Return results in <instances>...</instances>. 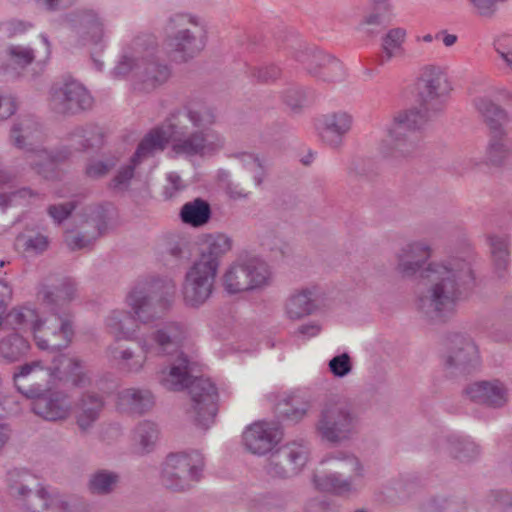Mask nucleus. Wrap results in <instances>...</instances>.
Returning a JSON list of instances; mask_svg holds the SVG:
<instances>
[{"instance_id": "nucleus-14", "label": "nucleus", "mask_w": 512, "mask_h": 512, "mask_svg": "<svg viewBox=\"0 0 512 512\" xmlns=\"http://www.w3.org/2000/svg\"><path fill=\"white\" fill-rule=\"evenodd\" d=\"M480 365L478 347L469 336L455 333L448 338L443 366L447 375L456 377L472 372Z\"/></svg>"}, {"instance_id": "nucleus-5", "label": "nucleus", "mask_w": 512, "mask_h": 512, "mask_svg": "<svg viewBox=\"0 0 512 512\" xmlns=\"http://www.w3.org/2000/svg\"><path fill=\"white\" fill-rule=\"evenodd\" d=\"M163 45L176 62L185 63L206 47L208 30L203 18L188 12L170 15L163 27Z\"/></svg>"}, {"instance_id": "nucleus-13", "label": "nucleus", "mask_w": 512, "mask_h": 512, "mask_svg": "<svg viewBox=\"0 0 512 512\" xmlns=\"http://www.w3.org/2000/svg\"><path fill=\"white\" fill-rule=\"evenodd\" d=\"M453 90L444 68L425 66L418 79V95L426 112L441 113Z\"/></svg>"}, {"instance_id": "nucleus-29", "label": "nucleus", "mask_w": 512, "mask_h": 512, "mask_svg": "<svg viewBox=\"0 0 512 512\" xmlns=\"http://www.w3.org/2000/svg\"><path fill=\"white\" fill-rule=\"evenodd\" d=\"M307 72L324 82H335L343 77L342 63L331 55L317 51L309 62Z\"/></svg>"}, {"instance_id": "nucleus-4", "label": "nucleus", "mask_w": 512, "mask_h": 512, "mask_svg": "<svg viewBox=\"0 0 512 512\" xmlns=\"http://www.w3.org/2000/svg\"><path fill=\"white\" fill-rule=\"evenodd\" d=\"M155 38L151 35L136 37L131 52L125 54L114 68L117 76L133 73L140 90L150 92L164 85L171 77L170 67L154 57Z\"/></svg>"}, {"instance_id": "nucleus-44", "label": "nucleus", "mask_w": 512, "mask_h": 512, "mask_svg": "<svg viewBox=\"0 0 512 512\" xmlns=\"http://www.w3.org/2000/svg\"><path fill=\"white\" fill-rule=\"evenodd\" d=\"M443 450L460 461H470L479 454L478 446L471 440L452 436L443 443Z\"/></svg>"}, {"instance_id": "nucleus-23", "label": "nucleus", "mask_w": 512, "mask_h": 512, "mask_svg": "<svg viewBox=\"0 0 512 512\" xmlns=\"http://www.w3.org/2000/svg\"><path fill=\"white\" fill-rule=\"evenodd\" d=\"M32 411L47 421H62L67 419L72 411L69 396L62 391H54L48 395L43 393L32 402Z\"/></svg>"}, {"instance_id": "nucleus-49", "label": "nucleus", "mask_w": 512, "mask_h": 512, "mask_svg": "<svg viewBox=\"0 0 512 512\" xmlns=\"http://www.w3.org/2000/svg\"><path fill=\"white\" fill-rule=\"evenodd\" d=\"M8 318L10 324L13 325L15 329L25 330L29 328L34 335L35 326L41 322L36 310L26 306L13 308L9 312Z\"/></svg>"}, {"instance_id": "nucleus-24", "label": "nucleus", "mask_w": 512, "mask_h": 512, "mask_svg": "<svg viewBox=\"0 0 512 512\" xmlns=\"http://www.w3.org/2000/svg\"><path fill=\"white\" fill-rule=\"evenodd\" d=\"M464 394L473 402L499 408L508 401L505 385L499 380L479 381L467 385Z\"/></svg>"}, {"instance_id": "nucleus-61", "label": "nucleus", "mask_w": 512, "mask_h": 512, "mask_svg": "<svg viewBox=\"0 0 512 512\" xmlns=\"http://www.w3.org/2000/svg\"><path fill=\"white\" fill-rule=\"evenodd\" d=\"M492 506L512 512V495L506 491H492L488 498Z\"/></svg>"}, {"instance_id": "nucleus-62", "label": "nucleus", "mask_w": 512, "mask_h": 512, "mask_svg": "<svg viewBox=\"0 0 512 512\" xmlns=\"http://www.w3.org/2000/svg\"><path fill=\"white\" fill-rule=\"evenodd\" d=\"M138 162H132L127 164L118 171L117 175L112 179V186L114 188H121L129 183L134 175L135 165Z\"/></svg>"}, {"instance_id": "nucleus-38", "label": "nucleus", "mask_w": 512, "mask_h": 512, "mask_svg": "<svg viewBox=\"0 0 512 512\" xmlns=\"http://www.w3.org/2000/svg\"><path fill=\"white\" fill-rule=\"evenodd\" d=\"M325 461L335 470L334 472L347 475V477L352 476L354 482L364 477L363 465L351 453L339 451L329 456Z\"/></svg>"}, {"instance_id": "nucleus-20", "label": "nucleus", "mask_w": 512, "mask_h": 512, "mask_svg": "<svg viewBox=\"0 0 512 512\" xmlns=\"http://www.w3.org/2000/svg\"><path fill=\"white\" fill-rule=\"evenodd\" d=\"M353 115L344 110H338L324 115L318 123L317 130L320 139L327 146L338 149L343 145L344 138L353 128Z\"/></svg>"}, {"instance_id": "nucleus-35", "label": "nucleus", "mask_w": 512, "mask_h": 512, "mask_svg": "<svg viewBox=\"0 0 512 512\" xmlns=\"http://www.w3.org/2000/svg\"><path fill=\"white\" fill-rule=\"evenodd\" d=\"M510 155V147L502 129L492 130L485 150V163L488 166L502 167Z\"/></svg>"}, {"instance_id": "nucleus-41", "label": "nucleus", "mask_w": 512, "mask_h": 512, "mask_svg": "<svg viewBox=\"0 0 512 512\" xmlns=\"http://www.w3.org/2000/svg\"><path fill=\"white\" fill-rule=\"evenodd\" d=\"M38 133L39 126L37 122L31 117H24L13 124L10 139L14 146L25 149L33 145Z\"/></svg>"}, {"instance_id": "nucleus-31", "label": "nucleus", "mask_w": 512, "mask_h": 512, "mask_svg": "<svg viewBox=\"0 0 512 512\" xmlns=\"http://www.w3.org/2000/svg\"><path fill=\"white\" fill-rule=\"evenodd\" d=\"M191 379L190 362L186 356L181 354L169 370L161 372L160 383L167 390L181 391L188 387Z\"/></svg>"}, {"instance_id": "nucleus-48", "label": "nucleus", "mask_w": 512, "mask_h": 512, "mask_svg": "<svg viewBox=\"0 0 512 512\" xmlns=\"http://www.w3.org/2000/svg\"><path fill=\"white\" fill-rule=\"evenodd\" d=\"M232 248V240L225 234L210 235L205 241V247L200 259L215 261L219 265V258Z\"/></svg>"}, {"instance_id": "nucleus-60", "label": "nucleus", "mask_w": 512, "mask_h": 512, "mask_svg": "<svg viewBox=\"0 0 512 512\" xmlns=\"http://www.w3.org/2000/svg\"><path fill=\"white\" fill-rule=\"evenodd\" d=\"M39 195L34 193L29 188H21L12 192L10 195L0 194V207H6L13 203L18 202L20 199L38 198Z\"/></svg>"}, {"instance_id": "nucleus-55", "label": "nucleus", "mask_w": 512, "mask_h": 512, "mask_svg": "<svg viewBox=\"0 0 512 512\" xmlns=\"http://www.w3.org/2000/svg\"><path fill=\"white\" fill-rule=\"evenodd\" d=\"M328 367L330 372L337 378H343L351 373L353 369V364L351 361V357L348 353H342L333 357L329 363Z\"/></svg>"}, {"instance_id": "nucleus-2", "label": "nucleus", "mask_w": 512, "mask_h": 512, "mask_svg": "<svg viewBox=\"0 0 512 512\" xmlns=\"http://www.w3.org/2000/svg\"><path fill=\"white\" fill-rule=\"evenodd\" d=\"M216 121L211 105L201 98H191L141 140L132 162L139 163L162 152L169 142L175 156L192 158L213 153L224 146V138L212 128Z\"/></svg>"}, {"instance_id": "nucleus-28", "label": "nucleus", "mask_w": 512, "mask_h": 512, "mask_svg": "<svg viewBox=\"0 0 512 512\" xmlns=\"http://www.w3.org/2000/svg\"><path fill=\"white\" fill-rule=\"evenodd\" d=\"M75 32L82 38L98 43L104 34V24L98 13L92 9H80L69 18Z\"/></svg>"}, {"instance_id": "nucleus-52", "label": "nucleus", "mask_w": 512, "mask_h": 512, "mask_svg": "<svg viewBox=\"0 0 512 512\" xmlns=\"http://www.w3.org/2000/svg\"><path fill=\"white\" fill-rule=\"evenodd\" d=\"M493 46L502 67L512 75V36L503 35L498 37L495 39Z\"/></svg>"}, {"instance_id": "nucleus-21", "label": "nucleus", "mask_w": 512, "mask_h": 512, "mask_svg": "<svg viewBox=\"0 0 512 512\" xmlns=\"http://www.w3.org/2000/svg\"><path fill=\"white\" fill-rule=\"evenodd\" d=\"M420 149V138L416 133L389 135L380 144L379 151L383 158L392 163H402L415 157Z\"/></svg>"}, {"instance_id": "nucleus-16", "label": "nucleus", "mask_w": 512, "mask_h": 512, "mask_svg": "<svg viewBox=\"0 0 512 512\" xmlns=\"http://www.w3.org/2000/svg\"><path fill=\"white\" fill-rule=\"evenodd\" d=\"M60 367L54 362L53 367H46L41 360H35L18 366L13 373L14 385L19 393L35 399L58 377Z\"/></svg>"}, {"instance_id": "nucleus-43", "label": "nucleus", "mask_w": 512, "mask_h": 512, "mask_svg": "<svg viewBox=\"0 0 512 512\" xmlns=\"http://www.w3.org/2000/svg\"><path fill=\"white\" fill-rule=\"evenodd\" d=\"M121 402L135 413H145L154 405V397L149 390L138 388H127L119 393Z\"/></svg>"}, {"instance_id": "nucleus-37", "label": "nucleus", "mask_w": 512, "mask_h": 512, "mask_svg": "<svg viewBox=\"0 0 512 512\" xmlns=\"http://www.w3.org/2000/svg\"><path fill=\"white\" fill-rule=\"evenodd\" d=\"M488 241L494 268L502 277L510 263L511 238L506 234H495L489 236Z\"/></svg>"}, {"instance_id": "nucleus-3", "label": "nucleus", "mask_w": 512, "mask_h": 512, "mask_svg": "<svg viewBox=\"0 0 512 512\" xmlns=\"http://www.w3.org/2000/svg\"><path fill=\"white\" fill-rule=\"evenodd\" d=\"M131 316L123 311H113L106 319L110 332L118 339L135 340L145 354H171L178 351L188 336L187 326L170 320L157 325L149 335L137 337L135 329L127 325Z\"/></svg>"}, {"instance_id": "nucleus-56", "label": "nucleus", "mask_w": 512, "mask_h": 512, "mask_svg": "<svg viewBox=\"0 0 512 512\" xmlns=\"http://www.w3.org/2000/svg\"><path fill=\"white\" fill-rule=\"evenodd\" d=\"M76 206L74 201L49 205L47 214L52 218L54 223L60 225L70 217L72 212L76 209Z\"/></svg>"}, {"instance_id": "nucleus-33", "label": "nucleus", "mask_w": 512, "mask_h": 512, "mask_svg": "<svg viewBox=\"0 0 512 512\" xmlns=\"http://www.w3.org/2000/svg\"><path fill=\"white\" fill-rule=\"evenodd\" d=\"M109 357L114 365L123 373L137 374L142 371L148 354H137L131 348L111 346L108 349Z\"/></svg>"}, {"instance_id": "nucleus-27", "label": "nucleus", "mask_w": 512, "mask_h": 512, "mask_svg": "<svg viewBox=\"0 0 512 512\" xmlns=\"http://www.w3.org/2000/svg\"><path fill=\"white\" fill-rule=\"evenodd\" d=\"M104 399L95 392H85L75 404V419L79 430L88 433L99 420L104 409Z\"/></svg>"}, {"instance_id": "nucleus-51", "label": "nucleus", "mask_w": 512, "mask_h": 512, "mask_svg": "<svg viewBox=\"0 0 512 512\" xmlns=\"http://www.w3.org/2000/svg\"><path fill=\"white\" fill-rule=\"evenodd\" d=\"M54 362L59 365L67 364L69 370L67 373L72 377V382L75 386L85 387L89 384L88 376L82 372V362L77 358H69L64 354H59Z\"/></svg>"}, {"instance_id": "nucleus-32", "label": "nucleus", "mask_w": 512, "mask_h": 512, "mask_svg": "<svg viewBox=\"0 0 512 512\" xmlns=\"http://www.w3.org/2000/svg\"><path fill=\"white\" fill-rule=\"evenodd\" d=\"M427 120L426 113L415 108L399 111L393 117V121L387 129V134L404 135L416 133V131L424 127Z\"/></svg>"}, {"instance_id": "nucleus-34", "label": "nucleus", "mask_w": 512, "mask_h": 512, "mask_svg": "<svg viewBox=\"0 0 512 512\" xmlns=\"http://www.w3.org/2000/svg\"><path fill=\"white\" fill-rule=\"evenodd\" d=\"M104 143V133L95 124L75 128L70 134V145L77 151L99 148Z\"/></svg>"}, {"instance_id": "nucleus-6", "label": "nucleus", "mask_w": 512, "mask_h": 512, "mask_svg": "<svg viewBox=\"0 0 512 512\" xmlns=\"http://www.w3.org/2000/svg\"><path fill=\"white\" fill-rule=\"evenodd\" d=\"M7 481L9 494L26 512H43L47 508L60 512L87 511V506L78 497L50 496L28 472L10 471Z\"/></svg>"}, {"instance_id": "nucleus-42", "label": "nucleus", "mask_w": 512, "mask_h": 512, "mask_svg": "<svg viewBox=\"0 0 512 512\" xmlns=\"http://www.w3.org/2000/svg\"><path fill=\"white\" fill-rule=\"evenodd\" d=\"M474 107L489 127L490 131L502 129V121L506 118L505 111L490 98L480 96L474 99Z\"/></svg>"}, {"instance_id": "nucleus-53", "label": "nucleus", "mask_w": 512, "mask_h": 512, "mask_svg": "<svg viewBox=\"0 0 512 512\" xmlns=\"http://www.w3.org/2000/svg\"><path fill=\"white\" fill-rule=\"evenodd\" d=\"M118 162L114 156H107L102 159H91L86 164L85 174L93 179L104 177L113 169Z\"/></svg>"}, {"instance_id": "nucleus-47", "label": "nucleus", "mask_w": 512, "mask_h": 512, "mask_svg": "<svg viewBox=\"0 0 512 512\" xmlns=\"http://www.w3.org/2000/svg\"><path fill=\"white\" fill-rule=\"evenodd\" d=\"M406 38V30L400 27L390 29L382 38L383 55L381 64L390 61L393 57L403 52V43Z\"/></svg>"}, {"instance_id": "nucleus-1", "label": "nucleus", "mask_w": 512, "mask_h": 512, "mask_svg": "<svg viewBox=\"0 0 512 512\" xmlns=\"http://www.w3.org/2000/svg\"><path fill=\"white\" fill-rule=\"evenodd\" d=\"M431 254L425 241L407 243L395 255V270L402 278L419 276L418 311L431 320H444L454 312L472 271L468 262L458 258L427 264Z\"/></svg>"}, {"instance_id": "nucleus-9", "label": "nucleus", "mask_w": 512, "mask_h": 512, "mask_svg": "<svg viewBox=\"0 0 512 512\" xmlns=\"http://www.w3.org/2000/svg\"><path fill=\"white\" fill-rule=\"evenodd\" d=\"M272 271L266 261L257 256L240 257L224 271L221 281L230 294L262 290L272 283Z\"/></svg>"}, {"instance_id": "nucleus-26", "label": "nucleus", "mask_w": 512, "mask_h": 512, "mask_svg": "<svg viewBox=\"0 0 512 512\" xmlns=\"http://www.w3.org/2000/svg\"><path fill=\"white\" fill-rule=\"evenodd\" d=\"M319 309V289L316 286L293 291L285 302V313L290 320H300Z\"/></svg>"}, {"instance_id": "nucleus-39", "label": "nucleus", "mask_w": 512, "mask_h": 512, "mask_svg": "<svg viewBox=\"0 0 512 512\" xmlns=\"http://www.w3.org/2000/svg\"><path fill=\"white\" fill-rule=\"evenodd\" d=\"M180 218L185 224L192 227H201L210 220L211 207L207 201L196 198L182 206Z\"/></svg>"}, {"instance_id": "nucleus-36", "label": "nucleus", "mask_w": 512, "mask_h": 512, "mask_svg": "<svg viewBox=\"0 0 512 512\" xmlns=\"http://www.w3.org/2000/svg\"><path fill=\"white\" fill-rule=\"evenodd\" d=\"M30 343L19 333H11L0 339V360L11 364L20 361L30 351Z\"/></svg>"}, {"instance_id": "nucleus-40", "label": "nucleus", "mask_w": 512, "mask_h": 512, "mask_svg": "<svg viewBox=\"0 0 512 512\" xmlns=\"http://www.w3.org/2000/svg\"><path fill=\"white\" fill-rule=\"evenodd\" d=\"M342 476L343 475L339 472H333L326 475H315L313 481L318 490L333 492L338 495L347 494L356 490L353 477L348 476L343 478Z\"/></svg>"}, {"instance_id": "nucleus-64", "label": "nucleus", "mask_w": 512, "mask_h": 512, "mask_svg": "<svg viewBox=\"0 0 512 512\" xmlns=\"http://www.w3.org/2000/svg\"><path fill=\"white\" fill-rule=\"evenodd\" d=\"M183 188V181L178 174L169 173L167 175V185L164 187L165 198L170 199L174 197Z\"/></svg>"}, {"instance_id": "nucleus-46", "label": "nucleus", "mask_w": 512, "mask_h": 512, "mask_svg": "<svg viewBox=\"0 0 512 512\" xmlns=\"http://www.w3.org/2000/svg\"><path fill=\"white\" fill-rule=\"evenodd\" d=\"M119 475L116 472L100 469L93 472L88 480V489L95 495H107L112 493L119 483Z\"/></svg>"}, {"instance_id": "nucleus-7", "label": "nucleus", "mask_w": 512, "mask_h": 512, "mask_svg": "<svg viewBox=\"0 0 512 512\" xmlns=\"http://www.w3.org/2000/svg\"><path fill=\"white\" fill-rule=\"evenodd\" d=\"M174 293L175 283L171 279L148 277L139 280L126 296V303L133 312V316L129 313L130 321L136 318L148 324L160 319L170 310Z\"/></svg>"}, {"instance_id": "nucleus-25", "label": "nucleus", "mask_w": 512, "mask_h": 512, "mask_svg": "<svg viewBox=\"0 0 512 512\" xmlns=\"http://www.w3.org/2000/svg\"><path fill=\"white\" fill-rule=\"evenodd\" d=\"M39 295L51 313L69 314L67 307L77 296V285L71 278H64L55 286H44Z\"/></svg>"}, {"instance_id": "nucleus-19", "label": "nucleus", "mask_w": 512, "mask_h": 512, "mask_svg": "<svg viewBox=\"0 0 512 512\" xmlns=\"http://www.w3.org/2000/svg\"><path fill=\"white\" fill-rule=\"evenodd\" d=\"M93 97L88 90L77 81L64 83L54 90L50 105L59 114L73 115L88 110L93 106Z\"/></svg>"}, {"instance_id": "nucleus-12", "label": "nucleus", "mask_w": 512, "mask_h": 512, "mask_svg": "<svg viewBox=\"0 0 512 512\" xmlns=\"http://www.w3.org/2000/svg\"><path fill=\"white\" fill-rule=\"evenodd\" d=\"M80 228L77 233L67 232L65 244L71 251L92 246L108 231V209L103 204H89L80 214Z\"/></svg>"}, {"instance_id": "nucleus-18", "label": "nucleus", "mask_w": 512, "mask_h": 512, "mask_svg": "<svg viewBox=\"0 0 512 512\" xmlns=\"http://www.w3.org/2000/svg\"><path fill=\"white\" fill-rule=\"evenodd\" d=\"M309 450L303 440L292 441L274 451L267 467L273 477L288 478L297 475L308 460Z\"/></svg>"}, {"instance_id": "nucleus-30", "label": "nucleus", "mask_w": 512, "mask_h": 512, "mask_svg": "<svg viewBox=\"0 0 512 512\" xmlns=\"http://www.w3.org/2000/svg\"><path fill=\"white\" fill-rule=\"evenodd\" d=\"M235 157L238 160L237 175L240 181L248 188L260 186L266 176L260 159L248 152L239 153Z\"/></svg>"}, {"instance_id": "nucleus-57", "label": "nucleus", "mask_w": 512, "mask_h": 512, "mask_svg": "<svg viewBox=\"0 0 512 512\" xmlns=\"http://www.w3.org/2000/svg\"><path fill=\"white\" fill-rule=\"evenodd\" d=\"M8 55L12 62L20 66H26L34 60L33 51L24 46L16 45L8 48Z\"/></svg>"}, {"instance_id": "nucleus-11", "label": "nucleus", "mask_w": 512, "mask_h": 512, "mask_svg": "<svg viewBox=\"0 0 512 512\" xmlns=\"http://www.w3.org/2000/svg\"><path fill=\"white\" fill-rule=\"evenodd\" d=\"M218 264L199 259L185 273L181 286L182 300L189 308L203 306L212 296Z\"/></svg>"}, {"instance_id": "nucleus-54", "label": "nucleus", "mask_w": 512, "mask_h": 512, "mask_svg": "<svg viewBox=\"0 0 512 512\" xmlns=\"http://www.w3.org/2000/svg\"><path fill=\"white\" fill-rule=\"evenodd\" d=\"M434 512H464L466 503L460 498L437 497L431 503Z\"/></svg>"}, {"instance_id": "nucleus-10", "label": "nucleus", "mask_w": 512, "mask_h": 512, "mask_svg": "<svg viewBox=\"0 0 512 512\" xmlns=\"http://www.w3.org/2000/svg\"><path fill=\"white\" fill-rule=\"evenodd\" d=\"M204 466L199 451L169 454L162 468V484L174 492L187 491L200 481Z\"/></svg>"}, {"instance_id": "nucleus-22", "label": "nucleus", "mask_w": 512, "mask_h": 512, "mask_svg": "<svg viewBox=\"0 0 512 512\" xmlns=\"http://www.w3.org/2000/svg\"><path fill=\"white\" fill-rule=\"evenodd\" d=\"M242 437L244 446L249 452L264 455L279 442L280 433L272 424L259 421L247 427Z\"/></svg>"}, {"instance_id": "nucleus-17", "label": "nucleus", "mask_w": 512, "mask_h": 512, "mask_svg": "<svg viewBox=\"0 0 512 512\" xmlns=\"http://www.w3.org/2000/svg\"><path fill=\"white\" fill-rule=\"evenodd\" d=\"M74 330L70 314L51 313L35 326V342L41 350H60L72 341Z\"/></svg>"}, {"instance_id": "nucleus-63", "label": "nucleus", "mask_w": 512, "mask_h": 512, "mask_svg": "<svg viewBox=\"0 0 512 512\" xmlns=\"http://www.w3.org/2000/svg\"><path fill=\"white\" fill-rule=\"evenodd\" d=\"M280 75V68L274 64L260 67L254 72V77H256L261 82L274 81L279 78Z\"/></svg>"}, {"instance_id": "nucleus-15", "label": "nucleus", "mask_w": 512, "mask_h": 512, "mask_svg": "<svg viewBox=\"0 0 512 512\" xmlns=\"http://www.w3.org/2000/svg\"><path fill=\"white\" fill-rule=\"evenodd\" d=\"M187 389L191 397L188 413L198 426L207 429L218 411L217 388L210 379L195 377L191 379Z\"/></svg>"}, {"instance_id": "nucleus-59", "label": "nucleus", "mask_w": 512, "mask_h": 512, "mask_svg": "<svg viewBox=\"0 0 512 512\" xmlns=\"http://www.w3.org/2000/svg\"><path fill=\"white\" fill-rule=\"evenodd\" d=\"M283 99L287 106L297 111L305 104V93L299 88L290 87L284 92Z\"/></svg>"}, {"instance_id": "nucleus-8", "label": "nucleus", "mask_w": 512, "mask_h": 512, "mask_svg": "<svg viewBox=\"0 0 512 512\" xmlns=\"http://www.w3.org/2000/svg\"><path fill=\"white\" fill-rule=\"evenodd\" d=\"M359 414L341 397L327 399L321 407L315 431L322 442L339 445L358 433Z\"/></svg>"}, {"instance_id": "nucleus-50", "label": "nucleus", "mask_w": 512, "mask_h": 512, "mask_svg": "<svg viewBox=\"0 0 512 512\" xmlns=\"http://www.w3.org/2000/svg\"><path fill=\"white\" fill-rule=\"evenodd\" d=\"M281 413L291 421L301 420L311 407L308 399L300 396H291L280 404Z\"/></svg>"}, {"instance_id": "nucleus-58", "label": "nucleus", "mask_w": 512, "mask_h": 512, "mask_svg": "<svg viewBox=\"0 0 512 512\" xmlns=\"http://www.w3.org/2000/svg\"><path fill=\"white\" fill-rule=\"evenodd\" d=\"M49 246V239L47 236L37 233L33 236L28 237L24 243V249L26 252L33 254H41L47 250Z\"/></svg>"}, {"instance_id": "nucleus-45", "label": "nucleus", "mask_w": 512, "mask_h": 512, "mask_svg": "<svg viewBox=\"0 0 512 512\" xmlns=\"http://www.w3.org/2000/svg\"><path fill=\"white\" fill-rule=\"evenodd\" d=\"M158 428L155 423L143 421L139 423L133 432V443L136 450L141 453H149L158 439Z\"/></svg>"}]
</instances>
